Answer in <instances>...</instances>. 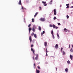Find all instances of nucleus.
I'll return each instance as SVG.
<instances>
[{"instance_id":"11","label":"nucleus","mask_w":73,"mask_h":73,"mask_svg":"<svg viewBox=\"0 0 73 73\" xmlns=\"http://www.w3.org/2000/svg\"><path fill=\"white\" fill-rule=\"evenodd\" d=\"M37 14H38V13L37 12H36L35 13V15L34 16V17H36V16H37Z\"/></svg>"},{"instance_id":"25","label":"nucleus","mask_w":73,"mask_h":73,"mask_svg":"<svg viewBox=\"0 0 73 73\" xmlns=\"http://www.w3.org/2000/svg\"><path fill=\"white\" fill-rule=\"evenodd\" d=\"M57 18H56V17H54V20H56V19Z\"/></svg>"},{"instance_id":"54","label":"nucleus","mask_w":73,"mask_h":73,"mask_svg":"<svg viewBox=\"0 0 73 73\" xmlns=\"http://www.w3.org/2000/svg\"><path fill=\"white\" fill-rule=\"evenodd\" d=\"M46 5H47V4H46Z\"/></svg>"},{"instance_id":"48","label":"nucleus","mask_w":73,"mask_h":73,"mask_svg":"<svg viewBox=\"0 0 73 73\" xmlns=\"http://www.w3.org/2000/svg\"><path fill=\"white\" fill-rule=\"evenodd\" d=\"M40 62H39L38 63V64H40Z\"/></svg>"},{"instance_id":"29","label":"nucleus","mask_w":73,"mask_h":73,"mask_svg":"<svg viewBox=\"0 0 73 73\" xmlns=\"http://www.w3.org/2000/svg\"><path fill=\"white\" fill-rule=\"evenodd\" d=\"M31 25V24H30L28 26V27H30V26Z\"/></svg>"},{"instance_id":"35","label":"nucleus","mask_w":73,"mask_h":73,"mask_svg":"<svg viewBox=\"0 0 73 73\" xmlns=\"http://www.w3.org/2000/svg\"><path fill=\"white\" fill-rule=\"evenodd\" d=\"M29 2V1H28V0H27L26 1V3H28Z\"/></svg>"},{"instance_id":"31","label":"nucleus","mask_w":73,"mask_h":73,"mask_svg":"<svg viewBox=\"0 0 73 73\" xmlns=\"http://www.w3.org/2000/svg\"><path fill=\"white\" fill-rule=\"evenodd\" d=\"M54 15H56V12H54Z\"/></svg>"},{"instance_id":"38","label":"nucleus","mask_w":73,"mask_h":73,"mask_svg":"<svg viewBox=\"0 0 73 73\" xmlns=\"http://www.w3.org/2000/svg\"><path fill=\"white\" fill-rule=\"evenodd\" d=\"M33 60H35V58L34 57V56H33L32 57Z\"/></svg>"},{"instance_id":"28","label":"nucleus","mask_w":73,"mask_h":73,"mask_svg":"<svg viewBox=\"0 0 73 73\" xmlns=\"http://www.w3.org/2000/svg\"><path fill=\"white\" fill-rule=\"evenodd\" d=\"M69 8V6H67L66 8Z\"/></svg>"},{"instance_id":"37","label":"nucleus","mask_w":73,"mask_h":73,"mask_svg":"<svg viewBox=\"0 0 73 73\" xmlns=\"http://www.w3.org/2000/svg\"><path fill=\"white\" fill-rule=\"evenodd\" d=\"M69 4H66V6H69Z\"/></svg>"},{"instance_id":"6","label":"nucleus","mask_w":73,"mask_h":73,"mask_svg":"<svg viewBox=\"0 0 73 73\" xmlns=\"http://www.w3.org/2000/svg\"><path fill=\"white\" fill-rule=\"evenodd\" d=\"M42 3H43L44 5V6H46V2L42 1Z\"/></svg>"},{"instance_id":"4","label":"nucleus","mask_w":73,"mask_h":73,"mask_svg":"<svg viewBox=\"0 0 73 73\" xmlns=\"http://www.w3.org/2000/svg\"><path fill=\"white\" fill-rule=\"evenodd\" d=\"M29 40H30V42H32V37H31V36H30L29 37Z\"/></svg>"},{"instance_id":"17","label":"nucleus","mask_w":73,"mask_h":73,"mask_svg":"<svg viewBox=\"0 0 73 73\" xmlns=\"http://www.w3.org/2000/svg\"><path fill=\"white\" fill-rule=\"evenodd\" d=\"M65 70V71L66 72H68V69L66 68Z\"/></svg>"},{"instance_id":"3","label":"nucleus","mask_w":73,"mask_h":73,"mask_svg":"<svg viewBox=\"0 0 73 73\" xmlns=\"http://www.w3.org/2000/svg\"><path fill=\"white\" fill-rule=\"evenodd\" d=\"M40 20L41 21H45V18H41L40 19Z\"/></svg>"},{"instance_id":"13","label":"nucleus","mask_w":73,"mask_h":73,"mask_svg":"<svg viewBox=\"0 0 73 73\" xmlns=\"http://www.w3.org/2000/svg\"><path fill=\"white\" fill-rule=\"evenodd\" d=\"M57 37L58 38V39H59V38H60V36H59V35H58V33H57Z\"/></svg>"},{"instance_id":"51","label":"nucleus","mask_w":73,"mask_h":73,"mask_svg":"<svg viewBox=\"0 0 73 73\" xmlns=\"http://www.w3.org/2000/svg\"><path fill=\"white\" fill-rule=\"evenodd\" d=\"M68 31V32H70V31H69V30Z\"/></svg>"},{"instance_id":"10","label":"nucleus","mask_w":73,"mask_h":73,"mask_svg":"<svg viewBox=\"0 0 73 73\" xmlns=\"http://www.w3.org/2000/svg\"><path fill=\"white\" fill-rule=\"evenodd\" d=\"M32 30H33V32H35V31H36V30H35V28L34 27L33 28Z\"/></svg>"},{"instance_id":"43","label":"nucleus","mask_w":73,"mask_h":73,"mask_svg":"<svg viewBox=\"0 0 73 73\" xmlns=\"http://www.w3.org/2000/svg\"><path fill=\"white\" fill-rule=\"evenodd\" d=\"M57 19V20H58V21H59V20H60L58 19Z\"/></svg>"},{"instance_id":"15","label":"nucleus","mask_w":73,"mask_h":73,"mask_svg":"<svg viewBox=\"0 0 73 73\" xmlns=\"http://www.w3.org/2000/svg\"><path fill=\"white\" fill-rule=\"evenodd\" d=\"M34 35H35V34H34V33L33 32L31 34V35L32 36H33Z\"/></svg>"},{"instance_id":"49","label":"nucleus","mask_w":73,"mask_h":73,"mask_svg":"<svg viewBox=\"0 0 73 73\" xmlns=\"http://www.w3.org/2000/svg\"><path fill=\"white\" fill-rule=\"evenodd\" d=\"M63 49V48L62 47V48H61V49Z\"/></svg>"},{"instance_id":"22","label":"nucleus","mask_w":73,"mask_h":73,"mask_svg":"<svg viewBox=\"0 0 73 73\" xmlns=\"http://www.w3.org/2000/svg\"><path fill=\"white\" fill-rule=\"evenodd\" d=\"M71 52H73V50L72 48H71L70 50Z\"/></svg>"},{"instance_id":"27","label":"nucleus","mask_w":73,"mask_h":73,"mask_svg":"<svg viewBox=\"0 0 73 73\" xmlns=\"http://www.w3.org/2000/svg\"><path fill=\"white\" fill-rule=\"evenodd\" d=\"M58 25H61V24H60V23H58Z\"/></svg>"},{"instance_id":"24","label":"nucleus","mask_w":73,"mask_h":73,"mask_svg":"<svg viewBox=\"0 0 73 73\" xmlns=\"http://www.w3.org/2000/svg\"><path fill=\"white\" fill-rule=\"evenodd\" d=\"M47 52V50H46V56H48V54H47V53H46Z\"/></svg>"},{"instance_id":"20","label":"nucleus","mask_w":73,"mask_h":73,"mask_svg":"<svg viewBox=\"0 0 73 73\" xmlns=\"http://www.w3.org/2000/svg\"><path fill=\"white\" fill-rule=\"evenodd\" d=\"M51 33L52 34V35H53V31H51Z\"/></svg>"},{"instance_id":"34","label":"nucleus","mask_w":73,"mask_h":73,"mask_svg":"<svg viewBox=\"0 0 73 73\" xmlns=\"http://www.w3.org/2000/svg\"><path fill=\"white\" fill-rule=\"evenodd\" d=\"M66 17L67 19H69V16L68 15H67Z\"/></svg>"},{"instance_id":"52","label":"nucleus","mask_w":73,"mask_h":73,"mask_svg":"<svg viewBox=\"0 0 73 73\" xmlns=\"http://www.w3.org/2000/svg\"><path fill=\"white\" fill-rule=\"evenodd\" d=\"M72 47L73 48V45L72 46Z\"/></svg>"},{"instance_id":"47","label":"nucleus","mask_w":73,"mask_h":73,"mask_svg":"<svg viewBox=\"0 0 73 73\" xmlns=\"http://www.w3.org/2000/svg\"><path fill=\"white\" fill-rule=\"evenodd\" d=\"M56 71H57V68H56Z\"/></svg>"},{"instance_id":"41","label":"nucleus","mask_w":73,"mask_h":73,"mask_svg":"<svg viewBox=\"0 0 73 73\" xmlns=\"http://www.w3.org/2000/svg\"><path fill=\"white\" fill-rule=\"evenodd\" d=\"M70 48V44H69V48Z\"/></svg>"},{"instance_id":"50","label":"nucleus","mask_w":73,"mask_h":73,"mask_svg":"<svg viewBox=\"0 0 73 73\" xmlns=\"http://www.w3.org/2000/svg\"><path fill=\"white\" fill-rule=\"evenodd\" d=\"M60 7H61V5H60Z\"/></svg>"},{"instance_id":"14","label":"nucleus","mask_w":73,"mask_h":73,"mask_svg":"<svg viewBox=\"0 0 73 73\" xmlns=\"http://www.w3.org/2000/svg\"><path fill=\"white\" fill-rule=\"evenodd\" d=\"M34 37H35V38H37V36L36 35V34H34Z\"/></svg>"},{"instance_id":"12","label":"nucleus","mask_w":73,"mask_h":73,"mask_svg":"<svg viewBox=\"0 0 73 73\" xmlns=\"http://www.w3.org/2000/svg\"><path fill=\"white\" fill-rule=\"evenodd\" d=\"M38 29L39 31H41V28L40 26L38 27Z\"/></svg>"},{"instance_id":"2","label":"nucleus","mask_w":73,"mask_h":73,"mask_svg":"<svg viewBox=\"0 0 73 73\" xmlns=\"http://www.w3.org/2000/svg\"><path fill=\"white\" fill-rule=\"evenodd\" d=\"M53 27V28H55V29H58V27H56V26L55 25H53L52 26V25H50V27L51 28V27Z\"/></svg>"},{"instance_id":"33","label":"nucleus","mask_w":73,"mask_h":73,"mask_svg":"<svg viewBox=\"0 0 73 73\" xmlns=\"http://www.w3.org/2000/svg\"><path fill=\"white\" fill-rule=\"evenodd\" d=\"M39 8L40 9V10H41V7H39Z\"/></svg>"},{"instance_id":"30","label":"nucleus","mask_w":73,"mask_h":73,"mask_svg":"<svg viewBox=\"0 0 73 73\" xmlns=\"http://www.w3.org/2000/svg\"><path fill=\"white\" fill-rule=\"evenodd\" d=\"M37 68L38 69H40V67L39 66H38Z\"/></svg>"},{"instance_id":"44","label":"nucleus","mask_w":73,"mask_h":73,"mask_svg":"<svg viewBox=\"0 0 73 73\" xmlns=\"http://www.w3.org/2000/svg\"><path fill=\"white\" fill-rule=\"evenodd\" d=\"M52 0H51V1H50V2L51 3H52Z\"/></svg>"},{"instance_id":"1","label":"nucleus","mask_w":73,"mask_h":73,"mask_svg":"<svg viewBox=\"0 0 73 73\" xmlns=\"http://www.w3.org/2000/svg\"><path fill=\"white\" fill-rule=\"evenodd\" d=\"M31 50L32 51L33 54H34V55H35L36 56L35 58V60H37L38 59V54H35V50H33V48H31Z\"/></svg>"},{"instance_id":"26","label":"nucleus","mask_w":73,"mask_h":73,"mask_svg":"<svg viewBox=\"0 0 73 73\" xmlns=\"http://www.w3.org/2000/svg\"><path fill=\"white\" fill-rule=\"evenodd\" d=\"M54 12H56V9H54Z\"/></svg>"},{"instance_id":"45","label":"nucleus","mask_w":73,"mask_h":73,"mask_svg":"<svg viewBox=\"0 0 73 73\" xmlns=\"http://www.w3.org/2000/svg\"><path fill=\"white\" fill-rule=\"evenodd\" d=\"M62 49H61V52H62Z\"/></svg>"},{"instance_id":"18","label":"nucleus","mask_w":73,"mask_h":73,"mask_svg":"<svg viewBox=\"0 0 73 73\" xmlns=\"http://www.w3.org/2000/svg\"><path fill=\"white\" fill-rule=\"evenodd\" d=\"M63 55H64V54H65V51H63Z\"/></svg>"},{"instance_id":"32","label":"nucleus","mask_w":73,"mask_h":73,"mask_svg":"<svg viewBox=\"0 0 73 73\" xmlns=\"http://www.w3.org/2000/svg\"><path fill=\"white\" fill-rule=\"evenodd\" d=\"M21 9H22L23 10H24V8L23 6L22 7Z\"/></svg>"},{"instance_id":"36","label":"nucleus","mask_w":73,"mask_h":73,"mask_svg":"<svg viewBox=\"0 0 73 73\" xmlns=\"http://www.w3.org/2000/svg\"><path fill=\"white\" fill-rule=\"evenodd\" d=\"M33 44H31V48H32V47H33Z\"/></svg>"},{"instance_id":"39","label":"nucleus","mask_w":73,"mask_h":73,"mask_svg":"<svg viewBox=\"0 0 73 73\" xmlns=\"http://www.w3.org/2000/svg\"><path fill=\"white\" fill-rule=\"evenodd\" d=\"M44 45L45 46H46V42H44Z\"/></svg>"},{"instance_id":"16","label":"nucleus","mask_w":73,"mask_h":73,"mask_svg":"<svg viewBox=\"0 0 73 73\" xmlns=\"http://www.w3.org/2000/svg\"><path fill=\"white\" fill-rule=\"evenodd\" d=\"M44 33H45V31H44L42 33H41V35H43V34H44Z\"/></svg>"},{"instance_id":"42","label":"nucleus","mask_w":73,"mask_h":73,"mask_svg":"<svg viewBox=\"0 0 73 73\" xmlns=\"http://www.w3.org/2000/svg\"><path fill=\"white\" fill-rule=\"evenodd\" d=\"M34 66H36V64H34Z\"/></svg>"},{"instance_id":"19","label":"nucleus","mask_w":73,"mask_h":73,"mask_svg":"<svg viewBox=\"0 0 73 73\" xmlns=\"http://www.w3.org/2000/svg\"><path fill=\"white\" fill-rule=\"evenodd\" d=\"M67 62L68 64H70V62L69 61V60Z\"/></svg>"},{"instance_id":"8","label":"nucleus","mask_w":73,"mask_h":73,"mask_svg":"<svg viewBox=\"0 0 73 73\" xmlns=\"http://www.w3.org/2000/svg\"><path fill=\"white\" fill-rule=\"evenodd\" d=\"M36 73H40V71L39 70H37V69H36Z\"/></svg>"},{"instance_id":"21","label":"nucleus","mask_w":73,"mask_h":73,"mask_svg":"<svg viewBox=\"0 0 73 73\" xmlns=\"http://www.w3.org/2000/svg\"><path fill=\"white\" fill-rule=\"evenodd\" d=\"M52 35V37L54 39V35Z\"/></svg>"},{"instance_id":"53","label":"nucleus","mask_w":73,"mask_h":73,"mask_svg":"<svg viewBox=\"0 0 73 73\" xmlns=\"http://www.w3.org/2000/svg\"><path fill=\"white\" fill-rule=\"evenodd\" d=\"M46 44H47V43H46Z\"/></svg>"},{"instance_id":"23","label":"nucleus","mask_w":73,"mask_h":73,"mask_svg":"<svg viewBox=\"0 0 73 73\" xmlns=\"http://www.w3.org/2000/svg\"><path fill=\"white\" fill-rule=\"evenodd\" d=\"M32 22L33 23V22H34V19H32Z\"/></svg>"},{"instance_id":"7","label":"nucleus","mask_w":73,"mask_h":73,"mask_svg":"<svg viewBox=\"0 0 73 73\" xmlns=\"http://www.w3.org/2000/svg\"><path fill=\"white\" fill-rule=\"evenodd\" d=\"M19 5H21V0H19Z\"/></svg>"},{"instance_id":"5","label":"nucleus","mask_w":73,"mask_h":73,"mask_svg":"<svg viewBox=\"0 0 73 73\" xmlns=\"http://www.w3.org/2000/svg\"><path fill=\"white\" fill-rule=\"evenodd\" d=\"M55 48L56 49H58V44H56L55 46Z\"/></svg>"},{"instance_id":"9","label":"nucleus","mask_w":73,"mask_h":73,"mask_svg":"<svg viewBox=\"0 0 73 73\" xmlns=\"http://www.w3.org/2000/svg\"><path fill=\"white\" fill-rule=\"evenodd\" d=\"M29 33H30V32H31V30H32V28H30V27L29 28Z\"/></svg>"},{"instance_id":"40","label":"nucleus","mask_w":73,"mask_h":73,"mask_svg":"<svg viewBox=\"0 0 73 73\" xmlns=\"http://www.w3.org/2000/svg\"><path fill=\"white\" fill-rule=\"evenodd\" d=\"M66 28H65L64 29V31H66Z\"/></svg>"},{"instance_id":"46","label":"nucleus","mask_w":73,"mask_h":73,"mask_svg":"<svg viewBox=\"0 0 73 73\" xmlns=\"http://www.w3.org/2000/svg\"><path fill=\"white\" fill-rule=\"evenodd\" d=\"M71 8H73V6L71 7Z\"/></svg>"}]
</instances>
